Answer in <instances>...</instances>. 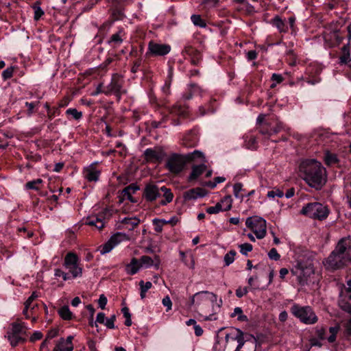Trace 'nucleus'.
Returning <instances> with one entry per match:
<instances>
[{"instance_id": "1", "label": "nucleus", "mask_w": 351, "mask_h": 351, "mask_svg": "<svg viewBox=\"0 0 351 351\" xmlns=\"http://www.w3.org/2000/svg\"><path fill=\"white\" fill-rule=\"evenodd\" d=\"M300 173L311 187L320 189L326 181V171L322 163L315 159H306L300 165Z\"/></svg>"}, {"instance_id": "2", "label": "nucleus", "mask_w": 351, "mask_h": 351, "mask_svg": "<svg viewBox=\"0 0 351 351\" xmlns=\"http://www.w3.org/2000/svg\"><path fill=\"white\" fill-rule=\"evenodd\" d=\"M225 339L226 343L237 341L238 345L234 351H256V338L252 335L244 333L239 328H232L230 332L226 333Z\"/></svg>"}, {"instance_id": "3", "label": "nucleus", "mask_w": 351, "mask_h": 351, "mask_svg": "<svg viewBox=\"0 0 351 351\" xmlns=\"http://www.w3.org/2000/svg\"><path fill=\"white\" fill-rule=\"evenodd\" d=\"M351 262L349 251L343 239H341L335 249L325 261V265L331 269H339Z\"/></svg>"}, {"instance_id": "4", "label": "nucleus", "mask_w": 351, "mask_h": 351, "mask_svg": "<svg viewBox=\"0 0 351 351\" xmlns=\"http://www.w3.org/2000/svg\"><path fill=\"white\" fill-rule=\"evenodd\" d=\"M196 158H201L205 162V158L202 152L195 150L185 156L173 154L167 160L166 167L170 172L178 173L182 171L186 162L193 161Z\"/></svg>"}, {"instance_id": "5", "label": "nucleus", "mask_w": 351, "mask_h": 351, "mask_svg": "<svg viewBox=\"0 0 351 351\" xmlns=\"http://www.w3.org/2000/svg\"><path fill=\"white\" fill-rule=\"evenodd\" d=\"M300 213L310 218L322 221L328 217L330 210L319 202H311L303 206Z\"/></svg>"}, {"instance_id": "6", "label": "nucleus", "mask_w": 351, "mask_h": 351, "mask_svg": "<svg viewBox=\"0 0 351 351\" xmlns=\"http://www.w3.org/2000/svg\"><path fill=\"white\" fill-rule=\"evenodd\" d=\"M291 312L301 322L305 324H314L318 320L317 316L309 306H301L299 304H294L291 307Z\"/></svg>"}, {"instance_id": "7", "label": "nucleus", "mask_w": 351, "mask_h": 351, "mask_svg": "<svg viewBox=\"0 0 351 351\" xmlns=\"http://www.w3.org/2000/svg\"><path fill=\"white\" fill-rule=\"evenodd\" d=\"M217 302V295L208 291H202L195 293L190 298V306H194L197 310L204 312V306L211 302L212 306Z\"/></svg>"}, {"instance_id": "8", "label": "nucleus", "mask_w": 351, "mask_h": 351, "mask_svg": "<svg viewBox=\"0 0 351 351\" xmlns=\"http://www.w3.org/2000/svg\"><path fill=\"white\" fill-rule=\"evenodd\" d=\"M245 225L253 231L258 239H263L267 232L266 221L261 217H248L245 221Z\"/></svg>"}, {"instance_id": "9", "label": "nucleus", "mask_w": 351, "mask_h": 351, "mask_svg": "<svg viewBox=\"0 0 351 351\" xmlns=\"http://www.w3.org/2000/svg\"><path fill=\"white\" fill-rule=\"evenodd\" d=\"M79 262V258L75 253L69 252L64 257L63 265L73 278L81 277L82 275V268Z\"/></svg>"}, {"instance_id": "10", "label": "nucleus", "mask_w": 351, "mask_h": 351, "mask_svg": "<svg viewBox=\"0 0 351 351\" xmlns=\"http://www.w3.org/2000/svg\"><path fill=\"white\" fill-rule=\"evenodd\" d=\"M123 80L118 74H113L110 83L105 87L106 95H115L119 99L125 91L123 90Z\"/></svg>"}, {"instance_id": "11", "label": "nucleus", "mask_w": 351, "mask_h": 351, "mask_svg": "<svg viewBox=\"0 0 351 351\" xmlns=\"http://www.w3.org/2000/svg\"><path fill=\"white\" fill-rule=\"evenodd\" d=\"M171 51V46L167 44L158 43L150 41L148 44L147 56H163L168 54Z\"/></svg>"}, {"instance_id": "12", "label": "nucleus", "mask_w": 351, "mask_h": 351, "mask_svg": "<svg viewBox=\"0 0 351 351\" xmlns=\"http://www.w3.org/2000/svg\"><path fill=\"white\" fill-rule=\"evenodd\" d=\"M291 272L297 276L298 281L301 285L307 284L311 276L314 274V271L311 266L303 267L301 264H299Z\"/></svg>"}, {"instance_id": "13", "label": "nucleus", "mask_w": 351, "mask_h": 351, "mask_svg": "<svg viewBox=\"0 0 351 351\" xmlns=\"http://www.w3.org/2000/svg\"><path fill=\"white\" fill-rule=\"evenodd\" d=\"M160 196V188L154 183L147 184L143 191V197L147 202H154Z\"/></svg>"}, {"instance_id": "14", "label": "nucleus", "mask_w": 351, "mask_h": 351, "mask_svg": "<svg viewBox=\"0 0 351 351\" xmlns=\"http://www.w3.org/2000/svg\"><path fill=\"white\" fill-rule=\"evenodd\" d=\"M109 213L108 209H106L103 213L97 215L90 217L86 219L85 224L95 227L96 229L101 230L106 224L104 215H106Z\"/></svg>"}, {"instance_id": "15", "label": "nucleus", "mask_w": 351, "mask_h": 351, "mask_svg": "<svg viewBox=\"0 0 351 351\" xmlns=\"http://www.w3.org/2000/svg\"><path fill=\"white\" fill-rule=\"evenodd\" d=\"M145 158L149 162H157L162 160L164 152L159 148H148L144 152Z\"/></svg>"}, {"instance_id": "16", "label": "nucleus", "mask_w": 351, "mask_h": 351, "mask_svg": "<svg viewBox=\"0 0 351 351\" xmlns=\"http://www.w3.org/2000/svg\"><path fill=\"white\" fill-rule=\"evenodd\" d=\"M141 267L149 268L152 266H155L158 268L160 264V261L157 256L154 259L148 256H142L138 260Z\"/></svg>"}, {"instance_id": "17", "label": "nucleus", "mask_w": 351, "mask_h": 351, "mask_svg": "<svg viewBox=\"0 0 351 351\" xmlns=\"http://www.w3.org/2000/svg\"><path fill=\"white\" fill-rule=\"evenodd\" d=\"M100 171L94 165H91L84 169V176L88 181H97Z\"/></svg>"}, {"instance_id": "18", "label": "nucleus", "mask_w": 351, "mask_h": 351, "mask_svg": "<svg viewBox=\"0 0 351 351\" xmlns=\"http://www.w3.org/2000/svg\"><path fill=\"white\" fill-rule=\"evenodd\" d=\"M204 193L202 189L195 188L188 190L184 193V198L186 200L195 199L200 197H204Z\"/></svg>"}, {"instance_id": "19", "label": "nucleus", "mask_w": 351, "mask_h": 351, "mask_svg": "<svg viewBox=\"0 0 351 351\" xmlns=\"http://www.w3.org/2000/svg\"><path fill=\"white\" fill-rule=\"evenodd\" d=\"M324 161L327 166H332L337 164L339 160L336 154L325 150L324 152Z\"/></svg>"}, {"instance_id": "20", "label": "nucleus", "mask_w": 351, "mask_h": 351, "mask_svg": "<svg viewBox=\"0 0 351 351\" xmlns=\"http://www.w3.org/2000/svg\"><path fill=\"white\" fill-rule=\"evenodd\" d=\"M141 268V265L137 258H132L130 263L125 265V271L128 274L134 275Z\"/></svg>"}, {"instance_id": "21", "label": "nucleus", "mask_w": 351, "mask_h": 351, "mask_svg": "<svg viewBox=\"0 0 351 351\" xmlns=\"http://www.w3.org/2000/svg\"><path fill=\"white\" fill-rule=\"evenodd\" d=\"M206 169L204 164L195 165L192 167L191 173L189 176V180L190 181L196 180L200 175H202Z\"/></svg>"}, {"instance_id": "22", "label": "nucleus", "mask_w": 351, "mask_h": 351, "mask_svg": "<svg viewBox=\"0 0 351 351\" xmlns=\"http://www.w3.org/2000/svg\"><path fill=\"white\" fill-rule=\"evenodd\" d=\"M162 193L165 199L160 201L161 205L165 206L172 202L173 198V194L171 193L169 189L167 188L165 186L160 187V194Z\"/></svg>"}, {"instance_id": "23", "label": "nucleus", "mask_w": 351, "mask_h": 351, "mask_svg": "<svg viewBox=\"0 0 351 351\" xmlns=\"http://www.w3.org/2000/svg\"><path fill=\"white\" fill-rule=\"evenodd\" d=\"M272 24L278 29V31L280 33H286L288 32L287 25L282 20V19L278 16H276L272 19Z\"/></svg>"}, {"instance_id": "24", "label": "nucleus", "mask_w": 351, "mask_h": 351, "mask_svg": "<svg viewBox=\"0 0 351 351\" xmlns=\"http://www.w3.org/2000/svg\"><path fill=\"white\" fill-rule=\"evenodd\" d=\"M138 189V187L137 186L132 184L125 187L122 191L123 197H126L130 202H134V201L132 197V194H134Z\"/></svg>"}, {"instance_id": "25", "label": "nucleus", "mask_w": 351, "mask_h": 351, "mask_svg": "<svg viewBox=\"0 0 351 351\" xmlns=\"http://www.w3.org/2000/svg\"><path fill=\"white\" fill-rule=\"evenodd\" d=\"M58 314L60 317L64 320H70L73 317V313L69 310L68 306H63L58 310Z\"/></svg>"}, {"instance_id": "26", "label": "nucleus", "mask_w": 351, "mask_h": 351, "mask_svg": "<svg viewBox=\"0 0 351 351\" xmlns=\"http://www.w3.org/2000/svg\"><path fill=\"white\" fill-rule=\"evenodd\" d=\"M43 182V180L40 178H38L36 180H34L29 182H27L25 184V188L27 189H32L38 191L40 188V184Z\"/></svg>"}, {"instance_id": "27", "label": "nucleus", "mask_w": 351, "mask_h": 351, "mask_svg": "<svg viewBox=\"0 0 351 351\" xmlns=\"http://www.w3.org/2000/svg\"><path fill=\"white\" fill-rule=\"evenodd\" d=\"M342 52L343 54L339 58L340 62L346 64L350 60V55L348 45H344L342 47Z\"/></svg>"}, {"instance_id": "28", "label": "nucleus", "mask_w": 351, "mask_h": 351, "mask_svg": "<svg viewBox=\"0 0 351 351\" xmlns=\"http://www.w3.org/2000/svg\"><path fill=\"white\" fill-rule=\"evenodd\" d=\"M219 204H221L222 208L223 211H227L231 209L232 208V199L231 196L227 195L225 196L220 202H218Z\"/></svg>"}, {"instance_id": "29", "label": "nucleus", "mask_w": 351, "mask_h": 351, "mask_svg": "<svg viewBox=\"0 0 351 351\" xmlns=\"http://www.w3.org/2000/svg\"><path fill=\"white\" fill-rule=\"evenodd\" d=\"M169 114L172 115L183 116L184 114V108L179 105H174L168 109Z\"/></svg>"}, {"instance_id": "30", "label": "nucleus", "mask_w": 351, "mask_h": 351, "mask_svg": "<svg viewBox=\"0 0 351 351\" xmlns=\"http://www.w3.org/2000/svg\"><path fill=\"white\" fill-rule=\"evenodd\" d=\"M124 237L125 235L123 234L121 232H117L109 239V241L111 242L112 245L115 247L123 241Z\"/></svg>"}, {"instance_id": "31", "label": "nucleus", "mask_w": 351, "mask_h": 351, "mask_svg": "<svg viewBox=\"0 0 351 351\" xmlns=\"http://www.w3.org/2000/svg\"><path fill=\"white\" fill-rule=\"evenodd\" d=\"M238 316V320L241 322H246L247 321V317L246 315L243 314V311L240 307H236L234 309L233 313L231 314V317H234Z\"/></svg>"}, {"instance_id": "32", "label": "nucleus", "mask_w": 351, "mask_h": 351, "mask_svg": "<svg viewBox=\"0 0 351 351\" xmlns=\"http://www.w3.org/2000/svg\"><path fill=\"white\" fill-rule=\"evenodd\" d=\"M193 23L200 27H205L206 24L205 21L201 18L200 15L193 14L191 17Z\"/></svg>"}, {"instance_id": "33", "label": "nucleus", "mask_w": 351, "mask_h": 351, "mask_svg": "<svg viewBox=\"0 0 351 351\" xmlns=\"http://www.w3.org/2000/svg\"><path fill=\"white\" fill-rule=\"evenodd\" d=\"M121 32L114 34L111 36L109 43H113L114 47L119 46L122 43Z\"/></svg>"}, {"instance_id": "34", "label": "nucleus", "mask_w": 351, "mask_h": 351, "mask_svg": "<svg viewBox=\"0 0 351 351\" xmlns=\"http://www.w3.org/2000/svg\"><path fill=\"white\" fill-rule=\"evenodd\" d=\"M66 114L71 116L75 120H80L82 117V112L78 111L76 108L67 109Z\"/></svg>"}, {"instance_id": "35", "label": "nucleus", "mask_w": 351, "mask_h": 351, "mask_svg": "<svg viewBox=\"0 0 351 351\" xmlns=\"http://www.w3.org/2000/svg\"><path fill=\"white\" fill-rule=\"evenodd\" d=\"M152 223L154 226V230L156 232H161L162 227L165 225V219L155 218L152 220Z\"/></svg>"}, {"instance_id": "36", "label": "nucleus", "mask_w": 351, "mask_h": 351, "mask_svg": "<svg viewBox=\"0 0 351 351\" xmlns=\"http://www.w3.org/2000/svg\"><path fill=\"white\" fill-rule=\"evenodd\" d=\"M122 222L125 224H128L131 226L130 229H132L139 224L140 219L136 217H125L122 220Z\"/></svg>"}, {"instance_id": "37", "label": "nucleus", "mask_w": 351, "mask_h": 351, "mask_svg": "<svg viewBox=\"0 0 351 351\" xmlns=\"http://www.w3.org/2000/svg\"><path fill=\"white\" fill-rule=\"evenodd\" d=\"M114 247L111 242L108 240L106 243L99 246V250L101 254H105L110 252Z\"/></svg>"}, {"instance_id": "38", "label": "nucleus", "mask_w": 351, "mask_h": 351, "mask_svg": "<svg viewBox=\"0 0 351 351\" xmlns=\"http://www.w3.org/2000/svg\"><path fill=\"white\" fill-rule=\"evenodd\" d=\"M235 255L236 252L234 250H231L224 256L223 259L226 266L230 265L234 262Z\"/></svg>"}, {"instance_id": "39", "label": "nucleus", "mask_w": 351, "mask_h": 351, "mask_svg": "<svg viewBox=\"0 0 351 351\" xmlns=\"http://www.w3.org/2000/svg\"><path fill=\"white\" fill-rule=\"evenodd\" d=\"M339 330V326L330 327L329 328V332L330 335L327 338L328 342L333 343L336 340L337 334Z\"/></svg>"}, {"instance_id": "40", "label": "nucleus", "mask_w": 351, "mask_h": 351, "mask_svg": "<svg viewBox=\"0 0 351 351\" xmlns=\"http://www.w3.org/2000/svg\"><path fill=\"white\" fill-rule=\"evenodd\" d=\"M240 252L243 255H247V253L251 252L253 249L252 245L250 243H245L239 245Z\"/></svg>"}, {"instance_id": "41", "label": "nucleus", "mask_w": 351, "mask_h": 351, "mask_svg": "<svg viewBox=\"0 0 351 351\" xmlns=\"http://www.w3.org/2000/svg\"><path fill=\"white\" fill-rule=\"evenodd\" d=\"M9 340L11 346L12 347H15L20 341H23V338L21 337L19 335L12 333L10 335H9Z\"/></svg>"}, {"instance_id": "42", "label": "nucleus", "mask_w": 351, "mask_h": 351, "mask_svg": "<svg viewBox=\"0 0 351 351\" xmlns=\"http://www.w3.org/2000/svg\"><path fill=\"white\" fill-rule=\"evenodd\" d=\"M267 195L269 198H274L275 197H282L284 196V193L279 189H275L268 191Z\"/></svg>"}, {"instance_id": "43", "label": "nucleus", "mask_w": 351, "mask_h": 351, "mask_svg": "<svg viewBox=\"0 0 351 351\" xmlns=\"http://www.w3.org/2000/svg\"><path fill=\"white\" fill-rule=\"evenodd\" d=\"M24 328L23 323H14L12 324V333L15 335H20Z\"/></svg>"}, {"instance_id": "44", "label": "nucleus", "mask_w": 351, "mask_h": 351, "mask_svg": "<svg viewBox=\"0 0 351 351\" xmlns=\"http://www.w3.org/2000/svg\"><path fill=\"white\" fill-rule=\"evenodd\" d=\"M192 54H193V57H192L191 58V62L192 64L196 65L199 63V60L201 58L200 53L197 50L191 49L190 51V55Z\"/></svg>"}, {"instance_id": "45", "label": "nucleus", "mask_w": 351, "mask_h": 351, "mask_svg": "<svg viewBox=\"0 0 351 351\" xmlns=\"http://www.w3.org/2000/svg\"><path fill=\"white\" fill-rule=\"evenodd\" d=\"M243 190V185L241 183H236L233 186V191L235 197L241 198V199L243 198V195H240V192Z\"/></svg>"}, {"instance_id": "46", "label": "nucleus", "mask_w": 351, "mask_h": 351, "mask_svg": "<svg viewBox=\"0 0 351 351\" xmlns=\"http://www.w3.org/2000/svg\"><path fill=\"white\" fill-rule=\"evenodd\" d=\"M220 211H223V210L222 208L221 204H219V203H217L214 206H210V207H208L206 208V212L208 214H216Z\"/></svg>"}, {"instance_id": "47", "label": "nucleus", "mask_w": 351, "mask_h": 351, "mask_svg": "<svg viewBox=\"0 0 351 351\" xmlns=\"http://www.w3.org/2000/svg\"><path fill=\"white\" fill-rule=\"evenodd\" d=\"M32 300H29V298L25 302V308L23 311V313L25 315L26 318L29 317L28 311L30 309L31 311L34 310L35 308V305H32Z\"/></svg>"}, {"instance_id": "48", "label": "nucleus", "mask_w": 351, "mask_h": 351, "mask_svg": "<svg viewBox=\"0 0 351 351\" xmlns=\"http://www.w3.org/2000/svg\"><path fill=\"white\" fill-rule=\"evenodd\" d=\"M14 69L10 66L5 69L2 73V77L4 80L11 78L13 75Z\"/></svg>"}, {"instance_id": "49", "label": "nucleus", "mask_w": 351, "mask_h": 351, "mask_svg": "<svg viewBox=\"0 0 351 351\" xmlns=\"http://www.w3.org/2000/svg\"><path fill=\"white\" fill-rule=\"evenodd\" d=\"M73 339V336H69L66 339H64L63 338H61L62 340V344L66 343L68 346V348H66V351H73V346L72 343V340Z\"/></svg>"}, {"instance_id": "50", "label": "nucleus", "mask_w": 351, "mask_h": 351, "mask_svg": "<svg viewBox=\"0 0 351 351\" xmlns=\"http://www.w3.org/2000/svg\"><path fill=\"white\" fill-rule=\"evenodd\" d=\"M268 256L270 259L278 261L280 258V255L278 254L276 248H271L268 252Z\"/></svg>"}, {"instance_id": "51", "label": "nucleus", "mask_w": 351, "mask_h": 351, "mask_svg": "<svg viewBox=\"0 0 351 351\" xmlns=\"http://www.w3.org/2000/svg\"><path fill=\"white\" fill-rule=\"evenodd\" d=\"M141 290L147 292L152 287V283L149 281L145 282L143 280L139 282Z\"/></svg>"}, {"instance_id": "52", "label": "nucleus", "mask_w": 351, "mask_h": 351, "mask_svg": "<svg viewBox=\"0 0 351 351\" xmlns=\"http://www.w3.org/2000/svg\"><path fill=\"white\" fill-rule=\"evenodd\" d=\"M141 64H142V60L141 59L139 58V59L136 60L134 62L133 65H132V69H131L132 73H137L140 70V67L141 66Z\"/></svg>"}, {"instance_id": "53", "label": "nucleus", "mask_w": 351, "mask_h": 351, "mask_svg": "<svg viewBox=\"0 0 351 351\" xmlns=\"http://www.w3.org/2000/svg\"><path fill=\"white\" fill-rule=\"evenodd\" d=\"M34 19L38 21L44 14L43 10L39 6H34Z\"/></svg>"}, {"instance_id": "54", "label": "nucleus", "mask_w": 351, "mask_h": 351, "mask_svg": "<svg viewBox=\"0 0 351 351\" xmlns=\"http://www.w3.org/2000/svg\"><path fill=\"white\" fill-rule=\"evenodd\" d=\"M116 319V317L114 315H112L110 317L108 318L104 323L107 328L112 329L114 328V321Z\"/></svg>"}, {"instance_id": "55", "label": "nucleus", "mask_w": 351, "mask_h": 351, "mask_svg": "<svg viewBox=\"0 0 351 351\" xmlns=\"http://www.w3.org/2000/svg\"><path fill=\"white\" fill-rule=\"evenodd\" d=\"M107 302H108L107 298L104 294H101L99 296V298L98 300V304H99V307L101 309H104L106 307V305L107 304Z\"/></svg>"}, {"instance_id": "56", "label": "nucleus", "mask_w": 351, "mask_h": 351, "mask_svg": "<svg viewBox=\"0 0 351 351\" xmlns=\"http://www.w3.org/2000/svg\"><path fill=\"white\" fill-rule=\"evenodd\" d=\"M162 304L167 307V311H169L171 309V307H172V302H171V300L170 299V298L169 296H165L163 299H162Z\"/></svg>"}, {"instance_id": "57", "label": "nucleus", "mask_w": 351, "mask_h": 351, "mask_svg": "<svg viewBox=\"0 0 351 351\" xmlns=\"http://www.w3.org/2000/svg\"><path fill=\"white\" fill-rule=\"evenodd\" d=\"M58 329H56V328L51 329L50 330L48 331L46 339L49 341L50 339H52L53 338L58 336Z\"/></svg>"}, {"instance_id": "58", "label": "nucleus", "mask_w": 351, "mask_h": 351, "mask_svg": "<svg viewBox=\"0 0 351 351\" xmlns=\"http://www.w3.org/2000/svg\"><path fill=\"white\" fill-rule=\"evenodd\" d=\"M271 80L277 84H280L284 80V77L280 74L274 73L271 75Z\"/></svg>"}, {"instance_id": "59", "label": "nucleus", "mask_w": 351, "mask_h": 351, "mask_svg": "<svg viewBox=\"0 0 351 351\" xmlns=\"http://www.w3.org/2000/svg\"><path fill=\"white\" fill-rule=\"evenodd\" d=\"M217 313L215 312V313H213L208 315H204L202 314H200V315L203 317V319L204 320H207V321H215V320H217Z\"/></svg>"}, {"instance_id": "60", "label": "nucleus", "mask_w": 351, "mask_h": 351, "mask_svg": "<svg viewBox=\"0 0 351 351\" xmlns=\"http://www.w3.org/2000/svg\"><path fill=\"white\" fill-rule=\"evenodd\" d=\"M317 335L319 339L324 340L326 339V330L323 328L317 330Z\"/></svg>"}, {"instance_id": "61", "label": "nucleus", "mask_w": 351, "mask_h": 351, "mask_svg": "<svg viewBox=\"0 0 351 351\" xmlns=\"http://www.w3.org/2000/svg\"><path fill=\"white\" fill-rule=\"evenodd\" d=\"M191 91L192 94H193V95H196V94L202 95V93H203L204 90L199 86L193 84L191 86Z\"/></svg>"}, {"instance_id": "62", "label": "nucleus", "mask_w": 351, "mask_h": 351, "mask_svg": "<svg viewBox=\"0 0 351 351\" xmlns=\"http://www.w3.org/2000/svg\"><path fill=\"white\" fill-rule=\"evenodd\" d=\"M179 221V219L176 216L172 217L169 220H165V224H170L172 226H174L177 224V223Z\"/></svg>"}, {"instance_id": "63", "label": "nucleus", "mask_w": 351, "mask_h": 351, "mask_svg": "<svg viewBox=\"0 0 351 351\" xmlns=\"http://www.w3.org/2000/svg\"><path fill=\"white\" fill-rule=\"evenodd\" d=\"M247 293V289L246 287L244 288H239L236 290V295L238 298H241Z\"/></svg>"}, {"instance_id": "64", "label": "nucleus", "mask_w": 351, "mask_h": 351, "mask_svg": "<svg viewBox=\"0 0 351 351\" xmlns=\"http://www.w3.org/2000/svg\"><path fill=\"white\" fill-rule=\"evenodd\" d=\"M87 345L90 351H97L95 341L89 339L87 342Z\"/></svg>"}]
</instances>
